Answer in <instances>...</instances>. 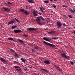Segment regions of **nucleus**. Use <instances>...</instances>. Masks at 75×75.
Instances as JSON below:
<instances>
[{
	"label": "nucleus",
	"mask_w": 75,
	"mask_h": 75,
	"mask_svg": "<svg viewBox=\"0 0 75 75\" xmlns=\"http://www.w3.org/2000/svg\"><path fill=\"white\" fill-rule=\"evenodd\" d=\"M37 18L36 19V21L39 25H44L45 24L44 22H41V20L44 21V18L42 16H40L38 17H37Z\"/></svg>",
	"instance_id": "f257e3e1"
},
{
	"label": "nucleus",
	"mask_w": 75,
	"mask_h": 75,
	"mask_svg": "<svg viewBox=\"0 0 75 75\" xmlns=\"http://www.w3.org/2000/svg\"><path fill=\"white\" fill-rule=\"evenodd\" d=\"M14 68H15L17 72H21L22 71L21 69L20 68V67L17 66H15L14 67Z\"/></svg>",
	"instance_id": "f03ea898"
},
{
	"label": "nucleus",
	"mask_w": 75,
	"mask_h": 75,
	"mask_svg": "<svg viewBox=\"0 0 75 75\" xmlns=\"http://www.w3.org/2000/svg\"><path fill=\"white\" fill-rule=\"evenodd\" d=\"M43 42L45 44V45H48L49 46H50V47H55V45L48 43V42H46L45 41H43Z\"/></svg>",
	"instance_id": "7ed1b4c3"
},
{
	"label": "nucleus",
	"mask_w": 75,
	"mask_h": 75,
	"mask_svg": "<svg viewBox=\"0 0 75 75\" xmlns=\"http://www.w3.org/2000/svg\"><path fill=\"white\" fill-rule=\"evenodd\" d=\"M56 24L57 28H61V27L62 25V23L59 21H58L57 22Z\"/></svg>",
	"instance_id": "20e7f679"
},
{
	"label": "nucleus",
	"mask_w": 75,
	"mask_h": 75,
	"mask_svg": "<svg viewBox=\"0 0 75 75\" xmlns=\"http://www.w3.org/2000/svg\"><path fill=\"white\" fill-rule=\"evenodd\" d=\"M13 31L15 33H21L22 32V31L20 30H14Z\"/></svg>",
	"instance_id": "39448f33"
},
{
	"label": "nucleus",
	"mask_w": 75,
	"mask_h": 75,
	"mask_svg": "<svg viewBox=\"0 0 75 75\" xmlns=\"http://www.w3.org/2000/svg\"><path fill=\"white\" fill-rule=\"evenodd\" d=\"M3 9L6 12H9L10 11V9L8 8H6L5 7H4L3 8Z\"/></svg>",
	"instance_id": "423d86ee"
},
{
	"label": "nucleus",
	"mask_w": 75,
	"mask_h": 75,
	"mask_svg": "<svg viewBox=\"0 0 75 75\" xmlns=\"http://www.w3.org/2000/svg\"><path fill=\"white\" fill-rule=\"evenodd\" d=\"M14 22H16V20L14 19H13L10 21L8 22V25H10V24H13Z\"/></svg>",
	"instance_id": "0eeeda50"
},
{
	"label": "nucleus",
	"mask_w": 75,
	"mask_h": 75,
	"mask_svg": "<svg viewBox=\"0 0 75 75\" xmlns=\"http://www.w3.org/2000/svg\"><path fill=\"white\" fill-rule=\"evenodd\" d=\"M61 55L62 57L63 58H67V56H66V54L64 52L61 53Z\"/></svg>",
	"instance_id": "6e6552de"
},
{
	"label": "nucleus",
	"mask_w": 75,
	"mask_h": 75,
	"mask_svg": "<svg viewBox=\"0 0 75 75\" xmlns=\"http://www.w3.org/2000/svg\"><path fill=\"white\" fill-rule=\"evenodd\" d=\"M44 63L46 64H47V65H50V62L47 60H44Z\"/></svg>",
	"instance_id": "1a4fd4ad"
},
{
	"label": "nucleus",
	"mask_w": 75,
	"mask_h": 75,
	"mask_svg": "<svg viewBox=\"0 0 75 75\" xmlns=\"http://www.w3.org/2000/svg\"><path fill=\"white\" fill-rule=\"evenodd\" d=\"M33 13L34 16V17H37V16H38V14H37L38 13H37V11H34L33 12Z\"/></svg>",
	"instance_id": "9d476101"
},
{
	"label": "nucleus",
	"mask_w": 75,
	"mask_h": 75,
	"mask_svg": "<svg viewBox=\"0 0 75 75\" xmlns=\"http://www.w3.org/2000/svg\"><path fill=\"white\" fill-rule=\"evenodd\" d=\"M69 10H70L71 13H75V9L74 8H73V9H72L71 8H69Z\"/></svg>",
	"instance_id": "9b49d317"
},
{
	"label": "nucleus",
	"mask_w": 75,
	"mask_h": 75,
	"mask_svg": "<svg viewBox=\"0 0 75 75\" xmlns=\"http://www.w3.org/2000/svg\"><path fill=\"white\" fill-rule=\"evenodd\" d=\"M37 29L35 28H28V30H29V31H31V30H37Z\"/></svg>",
	"instance_id": "f8f14e48"
},
{
	"label": "nucleus",
	"mask_w": 75,
	"mask_h": 75,
	"mask_svg": "<svg viewBox=\"0 0 75 75\" xmlns=\"http://www.w3.org/2000/svg\"><path fill=\"white\" fill-rule=\"evenodd\" d=\"M40 11L42 12L43 13H44V11L43 10H45V8H44V7L42 6H41L40 7Z\"/></svg>",
	"instance_id": "ddd939ff"
},
{
	"label": "nucleus",
	"mask_w": 75,
	"mask_h": 75,
	"mask_svg": "<svg viewBox=\"0 0 75 75\" xmlns=\"http://www.w3.org/2000/svg\"><path fill=\"white\" fill-rule=\"evenodd\" d=\"M0 60L1 61H2L4 63V62H6V60L2 58L1 57L0 58Z\"/></svg>",
	"instance_id": "4468645a"
},
{
	"label": "nucleus",
	"mask_w": 75,
	"mask_h": 75,
	"mask_svg": "<svg viewBox=\"0 0 75 75\" xmlns=\"http://www.w3.org/2000/svg\"><path fill=\"white\" fill-rule=\"evenodd\" d=\"M27 1L31 4H33V3H34V0H27Z\"/></svg>",
	"instance_id": "2eb2a0df"
},
{
	"label": "nucleus",
	"mask_w": 75,
	"mask_h": 75,
	"mask_svg": "<svg viewBox=\"0 0 75 75\" xmlns=\"http://www.w3.org/2000/svg\"><path fill=\"white\" fill-rule=\"evenodd\" d=\"M43 38L44 40H45V41H48L49 42H51V40H50L48 39L47 38L45 37Z\"/></svg>",
	"instance_id": "dca6fc26"
},
{
	"label": "nucleus",
	"mask_w": 75,
	"mask_h": 75,
	"mask_svg": "<svg viewBox=\"0 0 75 75\" xmlns=\"http://www.w3.org/2000/svg\"><path fill=\"white\" fill-rule=\"evenodd\" d=\"M24 14H25L27 16H28L29 14V12L25 10L24 11Z\"/></svg>",
	"instance_id": "f3484780"
},
{
	"label": "nucleus",
	"mask_w": 75,
	"mask_h": 75,
	"mask_svg": "<svg viewBox=\"0 0 75 75\" xmlns=\"http://www.w3.org/2000/svg\"><path fill=\"white\" fill-rule=\"evenodd\" d=\"M8 39L9 40H11V41H12V40H13V41H15V42H17V41H15V40H14V39H13V38H8Z\"/></svg>",
	"instance_id": "a211bd4d"
},
{
	"label": "nucleus",
	"mask_w": 75,
	"mask_h": 75,
	"mask_svg": "<svg viewBox=\"0 0 75 75\" xmlns=\"http://www.w3.org/2000/svg\"><path fill=\"white\" fill-rule=\"evenodd\" d=\"M11 3L10 2H8V1L6 2V3H4L5 5H6H6H8L9 4H11Z\"/></svg>",
	"instance_id": "6ab92c4d"
},
{
	"label": "nucleus",
	"mask_w": 75,
	"mask_h": 75,
	"mask_svg": "<svg viewBox=\"0 0 75 75\" xmlns=\"http://www.w3.org/2000/svg\"><path fill=\"white\" fill-rule=\"evenodd\" d=\"M15 57H17L18 58H19V56L17 54L16 52H15V54L14 55Z\"/></svg>",
	"instance_id": "aec40b11"
},
{
	"label": "nucleus",
	"mask_w": 75,
	"mask_h": 75,
	"mask_svg": "<svg viewBox=\"0 0 75 75\" xmlns=\"http://www.w3.org/2000/svg\"><path fill=\"white\" fill-rule=\"evenodd\" d=\"M12 29H16L17 28V25H13L11 26Z\"/></svg>",
	"instance_id": "412c9836"
},
{
	"label": "nucleus",
	"mask_w": 75,
	"mask_h": 75,
	"mask_svg": "<svg viewBox=\"0 0 75 75\" xmlns=\"http://www.w3.org/2000/svg\"><path fill=\"white\" fill-rule=\"evenodd\" d=\"M25 11V10H24V9L22 8V9H21L20 11L21 13H23H23H24V11Z\"/></svg>",
	"instance_id": "4be33fe9"
},
{
	"label": "nucleus",
	"mask_w": 75,
	"mask_h": 75,
	"mask_svg": "<svg viewBox=\"0 0 75 75\" xmlns=\"http://www.w3.org/2000/svg\"><path fill=\"white\" fill-rule=\"evenodd\" d=\"M22 61L24 62V63H25V60L24 59H23V58H21L20 59Z\"/></svg>",
	"instance_id": "5701e85b"
},
{
	"label": "nucleus",
	"mask_w": 75,
	"mask_h": 75,
	"mask_svg": "<svg viewBox=\"0 0 75 75\" xmlns=\"http://www.w3.org/2000/svg\"><path fill=\"white\" fill-rule=\"evenodd\" d=\"M18 41H19L20 42H21V43H23L24 42V41H23V40H21L20 39H18Z\"/></svg>",
	"instance_id": "b1692460"
},
{
	"label": "nucleus",
	"mask_w": 75,
	"mask_h": 75,
	"mask_svg": "<svg viewBox=\"0 0 75 75\" xmlns=\"http://www.w3.org/2000/svg\"><path fill=\"white\" fill-rule=\"evenodd\" d=\"M41 70H42V71H45V72H48V70H47V69H42Z\"/></svg>",
	"instance_id": "393cba45"
},
{
	"label": "nucleus",
	"mask_w": 75,
	"mask_h": 75,
	"mask_svg": "<svg viewBox=\"0 0 75 75\" xmlns=\"http://www.w3.org/2000/svg\"><path fill=\"white\" fill-rule=\"evenodd\" d=\"M55 31H50V32H48V33L49 34H52V33H55Z\"/></svg>",
	"instance_id": "a878e982"
},
{
	"label": "nucleus",
	"mask_w": 75,
	"mask_h": 75,
	"mask_svg": "<svg viewBox=\"0 0 75 75\" xmlns=\"http://www.w3.org/2000/svg\"><path fill=\"white\" fill-rule=\"evenodd\" d=\"M14 18L15 19L16 21H17V23H20V21H18V19H17L16 18Z\"/></svg>",
	"instance_id": "bb28decb"
},
{
	"label": "nucleus",
	"mask_w": 75,
	"mask_h": 75,
	"mask_svg": "<svg viewBox=\"0 0 75 75\" xmlns=\"http://www.w3.org/2000/svg\"><path fill=\"white\" fill-rule=\"evenodd\" d=\"M9 50H11V51L12 52H15V51L14 50H13V49H10Z\"/></svg>",
	"instance_id": "cd10ccee"
},
{
	"label": "nucleus",
	"mask_w": 75,
	"mask_h": 75,
	"mask_svg": "<svg viewBox=\"0 0 75 75\" xmlns=\"http://www.w3.org/2000/svg\"><path fill=\"white\" fill-rule=\"evenodd\" d=\"M39 47L38 46H35V47H34V49H35V50H38Z\"/></svg>",
	"instance_id": "c85d7f7f"
},
{
	"label": "nucleus",
	"mask_w": 75,
	"mask_h": 75,
	"mask_svg": "<svg viewBox=\"0 0 75 75\" xmlns=\"http://www.w3.org/2000/svg\"><path fill=\"white\" fill-rule=\"evenodd\" d=\"M52 39H54V40H57L58 38L57 37H52Z\"/></svg>",
	"instance_id": "c756f323"
},
{
	"label": "nucleus",
	"mask_w": 75,
	"mask_h": 75,
	"mask_svg": "<svg viewBox=\"0 0 75 75\" xmlns=\"http://www.w3.org/2000/svg\"><path fill=\"white\" fill-rule=\"evenodd\" d=\"M67 58H65L66 59H68V60H70V58L69 57V56H66Z\"/></svg>",
	"instance_id": "7c9ffc66"
},
{
	"label": "nucleus",
	"mask_w": 75,
	"mask_h": 75,
	"mask_svg": "<svg viewBox=\"0 0 75 75\" xmlns=\"http://www.w3.org/2000/svg\"><path fill=\"white\" fill-rule=\"evenodd\" d=\"M68 16L69 17V18H72V17L71 16V15H68Z\"/></svg>",
	"instance_id": "2f4dec72"
},
{
	"label": "nucleus",
	"mask_w": 75,
	"mask_h": 75,
	"mask_svg": "<svg viewBox=\"0 0 75 75\" xmlns=\"http://www.w3.org/2000/svg\"><path fill=\"white\" fill-rule=\"evenodd\" d=\"M55 67L56 69H58V68H60V67H58L57 66L55 65L54 66Z\"/></svg>",
	"instance_id": "473e14b6"
},
{
	"label": "nucleus",
	"mask_w": 75,
	"mask_h": 75,
	"mask_svg": "<svg viewBox=\"0 0 75 75\" xmlns=\"http://www.w3.org/2000/svg\"><path fill=\"white\" fill-rule=\"evenodd\" d=\"M62 7H65V8H67V6L66 5H62Z\"/></svg>",
	"instance_id": "72a5a7b5"
},
{
	"label": "nucleus",
	"mask_w": 75,
	"mask_h": 75,
	"mask_svg": "<svg viewBox=\"0 0 75 75\" xmlns=\"http://www.w3.org/2000/svg\"><path fill=\"white\" fill-rule=\"evenodd\" d=\"M13 62L15 64H19V62H18L17 61H14Z\"/></svg>",
	"instance_id": "f704fd0d"
},
{
	"label": "nucleus",
	"mask_w": 75,
	"mask_h": 75,
	"mask_svg": "<svg viewBox=\"0 0 75 75\" xmlns=\"http://www.w3.org/2000/svg\"><path fill=\"white\" fill-rule=\"evenodd\" d=\"M43 2L44 3H45L46 4H47V3H49V1H44Z\"/></svg>",
	"instance_id": "c9c22d12"
},
{
	"label": "nucleus",
	"mask_w": 75,
	"mask_h": 75,
	"mask_svg": "<svg viewBox=\"0 0 75 75\" xmlns=\"http://www.w3.org/2000/svg\"><path fill=\"white\" fill-rule=\"evenodd\" d=\"M70 64H71L72 65L74 66V62H70Z\"/></svg>",
	"instance_id": "e433bc0d"
},
{
	"label": "nucleus",
	"mask_w": 75,
	"mask_h": 75,
	"mask_svg": "<svg viewBox=\"0 0 75 75\" xmlns=\"http://www.w3.org/2000/svg\"><path fill=\"white\" fill-rule=\"evenodd\" d=\"M23 35H24L26 37H28V35H27L25 33H23Z\"/></svg>",
	"instance_id": "4c0bfd02"
},
{
	"label": "nucleus",
	"mask_w": 75,
	"mask_h": 75,
	"mask_svg": "<svg viewBox=\"0 0 75 75\" xmlns=\"http://www.w3.org/2000/svg\"><path fill=\"white\" fill-rule=\"evenodd\" d=\"M58 71H62V69L60 67V68H58Z\"/></svg>",
	"instance_id": "58836bf2"
},
{
	"label": "nucleus",
	"mask_w": 75,
	"mask_h": 75,
	"mask_svg": "<svg viewBox=\"0 0 75 75\" xmlns=\"http://www.w3.org/2000/svg\"><path fill=\"white\" fill-rule=\"evenodd\" d=\"M52 7H54V8H57V7L55 5H52Z\"/></svg>",
	"instance_id": "ea45409f"
},
{
	"label": "nucleus",
	"mask_w": 75,
	"mask_h": 75,
	"mask_svg": "<svg viewBox=\"0 0 75 75\" xmlns=\"http://www.w3.org/2000/svg\"><path fill=\"white\" fill-rule=\"evenodd\" d=\"M62 24H63V26H66V24H65V23H62Z\"/></svg>",
	"instance_id": "a19ab883"
},
{
	"label": "nucleus",
	"mask_w": 75,
	"mask_h": 75,
	"mask_svg": "<svg viewBox=\"0 0 75 75\" xmlns=\"http://www.w3.org/2000/svg\"><path fill=\"white\" fill-rule=\"evenodd\" d=\"M32 51H33V52H35V51L34 50V49H32Z\"/></svg>",
	"instance_id": "79ce46f5"
},
{
	"label": "nucleus",
	"mask_w": 75,
	"mask_h": 75,
	"mask_svg": "<svg viewBox=\"0 0 75 75\" xmlns=\"http://www.w3.org/2000/svg\"><path fill=\"white\" fill-rule=\"evenodd\" d=\"M64 17H65V18H67V17H67V16H65V15H64Z\"/></svg>",
	"instance_id": "37998d69"
},
{
	"label": "nucleus",
	"mask_w": 75,
	"mask_h": 75,
	"mask_svg": "<svg viewBox=\"0 0 75 75\" xmlns=\"http://www.w3.org/2000/svg\"><path fill=\"white\" fill-rule=\"evenodd\" d=\"M72 33H74V34H75V31H74L73 32H72Z\"/></svg>",
	"instance_id": "c03bdc74"
},
{
	"label": "nucleus",
	"mask_w": 75,
	"mask_h": 75,
	"mask_svg": "<svg viewBox=\"0 0 75 75\" xmlns=\"http://www.w3.org/2000/svg\"><path fill=\"white\" fill-rule=\"evenodd\" d=\"M42 14V13H39V14H40V15H41Z\"/></svg>",
	"instance_id": "a18cd8bd"
},
{
	"label": "nucleus",
	"mask_w": 75,
	"mask_h": 75,
	"mask_svg": "<svg viewBox=\"0 0 75 75\" xmlns=\"http://www.w3.org/2000/svg\"><path fill=\"white\" fill-rule=\"evenodd\" d=\"M26 9H27V8H28V7L27 6H26Z\"/></svg>",
	"instance_id": "49530a36"
},
{
	"label": "nucleus",
	"mask_w": 75,
	"mask_h": 75,
	"mask_svg": "<svg viewBox=\"0 0 75 75\" xmlns=\"http://www.w3.org/2000/svg\"><path fill=\"white\" fill-rule=\"evenodd\" d=\"M24 70L25 71H27V69H24Z\"/></svg>",
	"instance_id": "de8ad7c7"
},
{
	"label": "nucleus",
	"mask_w": 75,
	"mask_h": 75,
	"mask_svg": "<svg viewBox=\"0 0 75 75\" xmlns=\"http://www.w3.org/2000/svg\"><path fill=\"white\" fill-rule=\"evenodd\" d=\"M54 1H57V0H54Z\"/></svg>",
	"instance_id": "09e8293b"
},
{
	"label": "nucleus",
	"mask_w": 75,
	"mask_h": 75,
	"mask_svg": "<svg viewBox=\"0 0 75 75\" xmlns=\"http://www.w3.org/2000/svg\"><path fill=\"white\" fill-rule=\"evenodd\" d=\"M53 0H50V1H53Z\"/></svg>",
	"instance_id": "8fccbe9b"
},
{
	"label": "nucleus",
	"mask_w": 75,
	"mask_h": 75,
	"mask_svg": "<svg viewBox=\"0 0 75 75\" xmlns=\"http://www.w3.org/2000/svg\"><path fill=\"white\" fill-rule=\"evenodd\" d=\"M67 24H69L68 22H67Z\"/></svg>",
	"instance_id": "3c124183"
},
{
	"label": "nucleus",
	"mask_w": 75,
	"mask_h": 75,
	"mask_svg": "<svg viewBox=\"0 0 75 75\" xmlns=\"http://www.w3.org/2000/svg\"><path fill=\"white\" fill-rule=\"evenodd\" d=\"M18 65H20V64H18Z\"/></svg>",
	"instance_id": "603ef678"
}]
</instances>
